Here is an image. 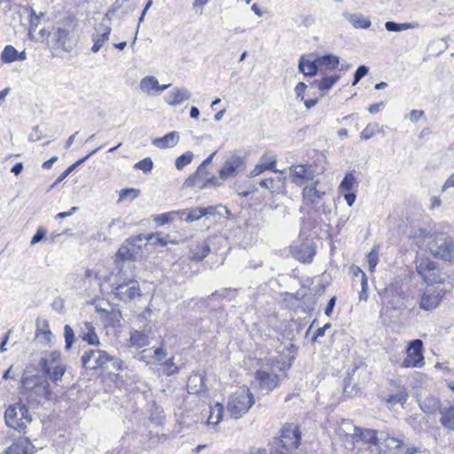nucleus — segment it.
Listing matches in <instances>:
<instances>
[{"label":"nucleus","mask_w":454,"mask_h":454,"mask_svg":"<svg viewBox=\"0 0 454 454\" xmlns=\"http://www.w3.org/2000/svg\"><path fill=\"white\" fill-rule=\"evenodd\" d=\"M291 366L290 363L284 360H271L262 364L255 372V382L261 390L270 392L278 387L281 380V374L278 372H285Z\"/></svg>","instance_id":"nucleus-1"},{"label":"nucleus","mask_w":454,"mask_h":454,"mask_svg":"<svg viewBox=\"0 0 454 454\" xmlns=\"http://www.w3.org/2000/svg\"><path fill=\"white\" fill-rule=\"evenodd\" d=\"M302 198L306 205L325 217L329 218L333 213V200L327 197L325 190L320 184L319 180L308 184L302 190Z\"/></svg>","instance_id":"nucleus-2"},{"label":"nucleus","mask_w":454,"mask_h":454,"mask_svg":"<svg viewBox=\"0 0 454 454\" xmlns=\"http://www.w3.org/2000/svg\"><path fill=\"white\" fill-rule=\"evenodd\" d=\"M38 366L42 373L56 384L61 380L67 371L61 353L57 350L45 352L39 360Z\"/></svg>","instance_id":"nucleus-3"},{"label":"nucleus","mask_w":454,"mask_h":454,"mask_svg":"<svg viewBox=\"0 0 454 454\" xmlns=\"http://www.w3.org/2000/svg\"><path fill=\"white\" fill-rule=\"evenodd\" d=\"M301 443V433L294 424L283 426L280 436L274 438L270 446L277 454H289L295 450Z\"/></svg>","instance_id":"nucleus-4"},{"label":"nucleus","mask_w":454,"mask_h":454,"mask_svg":"<svg viewBox=\"0 0 454 454\" xmlns=\"http://www.w3.org/2000/svg\"><path fill=\"white\" fill-rule=\"evenodd\" d=\"M254 403L253 394L242 387L230 395L227 411L231 418L238 419L249 411Z\"/></svg>","instance_id":"nucleus-5"},{"label":"nucleus","mask_w":454,"mask_h":454,"mask_svg":"<svg viewBox=\"0 0 454 454\" xmlns=\"http://www.w3.org/2000/svg\"><path fill=\"white\" fill-rule=\"evenodd\" d=\"M77 27V20L71 15H67L59 20L52 34L53 47L69 51L67 43L73 37V33Z\"/></svg>","instance_id":"nucleus-6"},{"label":"nucleus","mask_w":454,"mask_h":454,"mask_svg":"<svg viewBox=\"0 0 454 454\" xmlns=\"http://www.w3.org/2000/svg\"><path fill=\"white\" fill-rule=\"evenodd\" d=\"M4 420L7 427L17 431H23L32 422L28 408L23 403L10 405L4 412Z\"/></svg>","instance_id":"nucleus-7"},{"label":"nucleus","mask_w":454,"mask_h":454,"mask_svg":"<svg viewBox=\"0 0 454 454\" xmlns=\"http://www.w3.org/2000/svg\"><path fill=\"white\" fill-rule=\"evenodd\" d=\"M428 249L432 255L444 261H451L454 258V243L446 233H436L428 243Z\"/></svg>","instance_id":"nucleus-8"},{"label":"nucleus","mask_w":454,"mask_h":454,"mask_svg":"<svg viewBox=\"0 0 454 454\" xmlns=\"http://www.w3.org/2000/svg\"><path fill=\"white\" fill-rule=\"evenodd\" d=\"M246 166V157L240 153L234 151L231 153L230 156H228L226 160L223 162L221 169L219 170V176L223 181H225L230 177H235L245 170Z\"/></svg>","instance_id":"nucleus-9"},{"label":"nucleus","mask_w":454,"mask_h":454,"mask_svg":"<svg viewBox=\"0 0 454 454\" xmlns=\"http://www.w3.org/2000/svg\"><path fill=\"white\" fill-rule=\"evenodd\" d=\"M425 365L423 341L419 339L409 342L406 357L400 363L401 368H422Z\"/></svg>","instance_id":"nucleus-10"},{"label":"nucleus","mask_w":454,"mask_h":454,"mask_svg":"<svg viewBox=\"0 0 454 454\" xmlns=\"http://www.w3.org/2000/svg\"><path fill=\"white\" fill-rule=\"evenodd\" d=\"M417 272L428 284L442 283L437 263L427 258L417 261Z\"/></svg>","instance_id":"nucleus-11"},{"label":"nucleus","mask_w":454,"mask_h":454,"mask_svg":"<svg viewBox=\"0 0 454 454\" xmlns=\"http://www.w3.org/2000/svg\"><path fill=\"white\" fill-rule=\"evenodd\" d=\"M114 293L120 301L125 302L131 301L137 296L141 295L139 284L137 281L131 278L117 283Z\"/></svg>","instance_id":"nucleus-12"},{"label":"nucleus","mask_w":454,"mask_h":454,"mask_svg":"<svg viewBox=\"0 0 454 454\" xmlns=\"http://www.w3.org/2000/svg\"><path fill=\"white\" fill-rule=\"evenodd\" d=\"M444 295L442 289L434 286H427L420 296L419 309L426 311L435 309Z\"/></svg>","instance_id":"nucleus-13"},{"label":"nucleus","mask_w":454,"mask_h":454,"mask_svg":"<svg viewBox=\"0 0 454 454\" xmlns=\"http://www.w3.org/2000/svg\"><path fill=\"white\" fill-rule=\"evenodd\" d=\"M358 428L349 419H342L340 423L336 434L338 437L344 442L346 448L353 449L356 443Z\"/></svg>","instance_id":"nucleus-14"},{"label":"nucleus","mask_w":454,"mask_h":454,"mask_svg":"<svg viewBox=\"0 0 454 454\" xmlns=\"http://www.w3.org/2000/svg\"><path fill=\"white\" fill-rule=\"evenodd\" d=\"M290 176L292 182L296 185L302 186L309 182H314L315 170L311 165L297 164L290 167Z\"/></svg>","instance_id":"nucleus-15"},{"label":"nucleus","mask_w":454,"mask_h":454,"mask_svg":"<svg viewBox=\"0 0 454 454\" xmlns=\"http://www.w3.org/2000/svg\"><path fill=\"white\" fill-rule=\"evenodd\" d=\"M106 20L97 24L95 27V32L92 34L91 38L93 41V45L91 47V51L93 53H97L100 51L103 45L108 41L112 28L109 24H106Z\"/></svg>","instance_id":"nucleus-16"},{"label":"nucleus","mask_w":454,"mask_h":454,"mask_svg":"<svg viewBox=\"0 0 454 454\" xmlns=\"http://www.w3.org/2000/svg\"><path fill=\"white\" fill-rule=\"evenodd\" d=\"M145 235L140 234L135 238L127 239L118 249L116 257L121 261L133 260L138 252L139 247L137 246V241H142Z\"/></svg>","instance_id":"nucleus-17"},{"label":"nucleus","mask_w":454,"mask_h":454,"mask_svg":"<svg viewBox=\"0 0 454 454\" xmlns=\"http://www.w3.org/2000/svg\"><path fill=\"white\" fill-rule=\"evenodd\" d=\"M290 251L294 258L304 263L310 262L316 254L315 247L311 243L293 245Z\"/></svg>","instance_id":"nucleus-18"},{"label":"nucleus","mask_w":454,"mask_h":454,"mask_svg":"<svg viewBox=\"0 0 454 454\" xmlns=\"http://www.w3.org/2000/svg\"><path fill=\"white\" fill-rule=\"evenodd\" d=\"M379 439L380 444L389 450L399 449L403 444V435L390 429L380 430Z\"/></svg>","instance_id":"nucleus-19"},{"label":"nucleus","mask_w":454,"mask_h":454,"mask_svg":"<svg viewBox=\"0 0 454 454\" xmlns=\"http://www.w3.org/2000/svg\"><path fill=\"white\" fill-rule=\"evenodd\" d=\"M36 449L27 438H19L5 451V454H35Z\"/></svg>","instance_id":"nucleus-20"},{"label":"nucleus","mask_w":454,"mask_h":454,"mask_svg":"<svg viewBox=\"0 0 454 454\" xmlns=\"http://www.w3.org/2000/svg\"><path fill=\"white\" fill-rule=\"evenodd\" d=\"M191 92L184 88H175L165 96V101L170 106H177L189 99Z\"/></svg>","instance_id":"nucleus-21"},{"label":"nucleus","mask_w":454,"mask_h":454,"mask_svg":"<svg viewBox=\"0 0 454 454\" xmlns=\"http://www.w3.org/2000/svg\"><path fill=\"white\" fill-rule=\"evenodd\" d=\"M420 409L427 414H434L438 410L441 411L440 399L434 395H428L419 400Z\"/></svg>","instance_id":"nucleus-22"},{"label":"nucleus","mask_w":454,"mask_h":454,"mask_svg":"<svg viewBox=\"0 0 454 454\" xmlns=\"http://www.w3.org/2000/svg\"><path fill=\"white\" fill-rule=\"evenodd\" d=\"M179 141V133L171 131L162 137L153 139V145L160 149L172 148L177 145Z\"/></svg>","instance_id":"nucleus-23"},{"label":"nucleus","mask_w":454,"mask_h":454,"mask_svg":"<svg viewBox=\"0 0 454 454\" xmlns=\"http://www.w3.org/2000/svg\"><path fill=\"white\" fill-rule=\"evenodd\" d=\"M205 389V378L202 374L193 373L189 377L187 381L188 393L200 394L201 392H204Z\"/></svg>","instance_id":"nucleus-24"},{"label":"nucleus","mask_w":454,"mask_h":454,"mask_svg":"<svg viewBox=\"0 0 454 454\" xmlns=\"http://www.w3.org/2000/svg\"><path fill=\"white\" fill-rule=\"evenodd\" d=\"M380 431L373 429H362L358 428L356 442H364L366 443L378 446L380 444Z\"/></svg>","instance_id":"nucleus-25"},{"label":"nucleus","mask_w":454,"mask_h":454,"mask_svg":"<svg viewBox=\"0 0 454 454\" xmlns=\"http://www.w3.org/2000/svg\"><path fill=\"white\" fill-rule=\"evenodd\" d=\"M82 338L90 345H98L99 338L91 323L85 322L81 329Z\"/></svg>","instance_id":"nucleus-26"},{"label":"nucleus","mask_w":454,"mask_h":454,"mask_svg":"<svg viewBox=\"0 0 454 454\" xmlns=\"http://www.w3.org/2000/svg\"><path fill=\"white\" fill-rule=\"evenodd\" d=\"M318 62L317 59L311 61L309 59H305L304 57H301L299 61V70L302 74L308 76H314L317 74L318 70Z\"/></svg>","instance_id":"nucleus-27"},{"label":"nucleus","mask_w":454,"mask_h":454,"mask_svg":"<svg viewBox=\"0 0 454 454\" xmlns=\"http://www.w3.org/2000/svg\"><path fill=\"white\" fill-rule=\"evenodd\" d=\"M343 16L356 28H368L372 24L371 21L364 18L362 14L344 12Z\"/></svg>","instance_id":"nucleus-28"},{"label":"nucleus","mask_w":454,"mask_h":454,"mask_svg":"<svg viewBox=\"0 0 454 454\" xmlns=\"http://www.w3.org/2000/svg\"><path fill=\"white\" fill-rule=\"evenodd\" d=\"M440 412L442 425L450 430H454V403L448 408H442Z\"/></svg>","instance_id":"nucleus-29"},{"label":"nucleus","mask_w":454,"mask_h":454,"mask_svg":"<svg viewBox=\"0 0 454 454\" xmlns=\"http://www.w3.org/2000/svg\"><path fill=\"white\" fill-rule=\"evenodd\" d=\"M215 153H216L214 152L202 161V163L198 167L197 170L184 181L185 186L191 187L196 184L197 177L200 176L201 169H205L212 162V160Z\"/></svg>","instance_id":"nucleus-30"},{"label":"nucleus","mask_w":454,"mask_h":454,"mask_svg":"<svg viewBox=\"0 0 454 454\" xmlns=\"http://www.w3.org/2000/svg\"><path fill=\"white\" fill-rule=\"evenodd\" d=\"M209 252L210 247L206 242L197 244L190 249L192 260L198 262L203 260L209 254Z\"/></svg>","instance_id":"nucleus-31"},{"label":"nucleus","mask_w":454,"mask_h":454,"mask_svg":"<svg viewBox=\"0 0 454 454\" xmlns=\"http://www.w3.org/2000/svg\"><path fill=\"white\" fill-rule=\"evenodd\" d=\"M130 345L137 348H143L149 344L148 336L140 331H133L129 338Z\"/></svg>","instance_id":"nucleus-32"},{"label":"nucleus","mask_w":454,"mask_h":454,"mask_svg":"<svg viewBox=\"0 0 454 454\" xmlns=\"http://www.w3.org/2000/svg\"><path fill=\"white\" fill-rule=\"evenodd\" d=\"M223 413V405L222 403H216L214 406L210 408V413L207 419V423L209 425H217L222 418Z\"/></svg>","instance_id":"nucleus-33"},{"label":"nucleus","mask_w":454,"mask_h":454,"mask_svg":"<svg viewBox=\"0 0 454 454\" xmlns=\"http://www.w3.org/2000/svg\"><path fill=\"white\" fill-rule=\"evenodd\" d=\"M340 79L339 75L325 76L321 80H316L313 82V85L317 86L318 90H329Z\"/></svg>","instance_id":"nucleus-34"},{"label":"nucleus","mask_w":454,"mask_h":454,"mask_svg":"<svg viewBox=\"0 0 454 454\" xmlns=\"http://www.w3.org/2000/svg\"><path fill=\"white\" fill-rule=\"evenodd\" d=\"M185 215L184 220L187 223L198 221L203 217L202 207H194L180 210V217Z\"/></svg>","instance_id":"nucleus-35"},{"label":"nucleus","mask_w":454,"mask_h":454,"mask_svg":"<svg viewBox=\"0 0 454 454\" xmlns=\"http://www.w3.org/2000/svg\"><path fill=\"white\" fill-rule=\"evenodd\" d=\"M408 398V393L406 389L402 387H400L395 394L389 395L387 398V402L391 404H396L399 403L401 405H403Z\"/></svg>","instance_id":"nucleus-36"},{"label":"nucleus","mask_w":454,"mask_h":454,"mask_svg":"<svg viewBox=\"0 0 454 454\" xmlns=\"http://www.w3.org/2000/svg\"><path fill=\"white\" fill-rule=\"evenodd\" d=\"M98 350H88L85 351L84 354L82 356V363L83 367L87 369H97L98 368V364L97 363V356H91L90 353H96Z\"/></svg>","instance_id":"nucleus-37"},{"label":"nucleus","mask_w":454,"mask_h":454,"mask_svg":"<svg viewBox=\"0 0 454 454\" xmlns=\"http://www.w3.org/2000/svg\"><path fill=\"white\" fill-rule=\"evenodd\" d=\"M358 186V183L352 172L345 175L340 184V189L343 192H351L355 187Z\"/></svg>","instance_id":"nucleus-38"},{"label":"nucleus","mask_w":454,"mask_h":454,"mask_svg":"<svg viewBox=\"0 0 454 454\" xmlns=\"http://www.w3.org/2000/svg\"><path fill=\"white\" fill-rule=\"evenodd\" d=\"M223 211H224L228 215H230L227 207L222 204L202 207L203 217L220 215H222Z\"/></svg>","instance_id":"nucleus-39"},{"label":"nucleus","mask_w":454,"mask_h":454,"mask_svg":"<svg viewBox=\"0 0 454 454\" xmlns=\"http://www.w3.org/2000/svg\"><path fill=\"white\" fill-rule=\"evenodd\" d=\"M18 51L12 45H6L1 54V59L4 63H12L17 61Z\"/></svg>","instance_id":"nucleus-40"},{"label":"nucleus","mask_w":454,"mask_h":454,"mask_svg":"<svg viewBox=\"0 0 454 454\" xmlns=\"http://www.w3.org/2000/svg\"><path fill=\"white\" fill-rule=\"evenodd\" d=\"M158 83H159V82L154 76L148 75V76L144 77L140 81V89L143 91L149 93L151 90H156Z\"/></svg>","instance_id":"nucleus-41"},{"label":"nucleus","mask_w":454,"mask_h":454,"mask_svg":"<svg viewBox=\"0 0 454 454\" xmlns=\"http://www.w3.org/2000/svg\"><path fill=\"white\" fill-rule=\"evenodd\" d=\"M317 62L319 66H325L330 69H334L338 67L340 61L337 56L328 54L317 58Z\"/></svg>","instance_id":"nucleus-42"},{"label":"nucleus","mask_w":454,"mask_h":454,"mask_svg":"<svg viewBox=\"0 0 454 454\" xmlns=\"http://www.w3.org/2000/svg\"><path fill=\"white\" fill-rule=\"evenodd\" d=\"M34 391L37 395H39L41 396H43L47 400H51V391L50 390V384L46 380L37 384L34 387Z\"/></svg>","instance_id":"nucleus-43"},{"label":"nucleus","mask_w":454,"mask_h":454,"mask_svg":"<svg viewBox=\"0 0 454 454\" xmlns=\"http://www.w3.org/2000/svg\"><path fill=\"white\" fill-rule=\"evenodd\" d=\"M276 161V156L269 153H264L260 158L259 163L262 164V166L264 167L265 169H270L272 171L277 172V170L274 168Z\"/></svg>","instance_id":"nucleus-44"},{"label":"nucleus","mask_w":454,"mask_h":454,"mask_svg":"<svg viewBox=\"0 0 454 454\" xmlns=\"http://www.w3.org/2000/svg\"><path fill=\"white\" fill-rule=\"evenodd\" d=\"M193 159V153L190 151L184 153L181 156L177 157L175 162V166L177 169H182L192 162Z\"/></svg>","instance_id":"nucleus-45"},{"label":"nucleus","mask_w":454,"mask_h":454,"mask_svg":"<svg viewBox=\"0 0 454 454\" xmlns=\"http://www.w3.org/2000/svg\"><path fill=\"white\" fill-rule=\"evenodd\" d=\"M378 123H369L360 134V137L363 140H367L372 137L377 132H379Z\"/></svg>","instance_id":"nucleus-46"},{"label":"nucleus","mask_w":454,"mask_h":454,"mask_svg":"<svg viewBox=\"0 0 454 454\" xmlns=\"http://www.w3.org/2000/svg\"><path fill=\"white\" fill-rule=\"evenodd\" d=\"M64 336H65V348L66 350H69L75 340L74 332L71 328L70 325H66L64 327Z\"/></svg>","instance_id":"nucleus-47"},{"label":"nucleus","mask_w":454,"mask_h":454,"mask_svg":"<svg viewBox=\"0 0 454 454\" xmlns=\"http://www.w3.org/2000/svg\"><path fill=\"white\" fill-rule=\"evenodd\" d=\"M180 216V210L179 211H171L165 214L158 215L154 220L160 224H165L169 222H172L176 219V216Z\"/></svg>","instance_id":"nucleus-48"},{"label":"nucleus","mask_w":454,"mask_h":454,"mask_svg":"<svg viewBox=\"0 0 454 454\" xmlns=\"http://www.w3.org/2000/svg\"><path fill=\"white\" fill-rule=\"evenodd\" d=\"M153 167V162L151 158H145L144 160L138 161L135 164L134 168L136 169L142 170L145 174H148L152 171Z\"/></svg>","instance_id":"nucleus-49"},{"label":"nucleus","mask_w":454,"mask_h":454,"mask_svg":"<svg viewBox=\"0 0 454 454\" xmlns=\"http://www.w3.org/2000/svg\"><path fill=\"white\" fill-rule=\"evenodd\" d=\"M360 276L361 279V292H360V295H359V298L360 300H364V301H366L367 300V293H366V290H367V286H368V283H367V277L365 275V273L364 271H362L361 270H358V273L356 274V277Z\"/></svg>","instance_id":"nucleus-50"},{"label":"nucleus","mask_w":454,"mask_h":454,"mask_svg":"<svg viewBox=\"0 0 454 454\" xmlns=\"http://www.w3.org/2000/svg\"><path fill=\"white\" fill-rule=\"evenodd\" d=\"M140 193L139 190L134 188H126L120 192L119 200H124L127 198H130L131 200H135Z\"/></svg>","instance_id":"nucleus-51"},{"label":"nucleus","mask_w":454,"mask_h":454,"mask_svg":"<svg viewBox=\"0 0 454 454\" xmlns=\"http://www.w3.org/2000/svg\"><path fill=\"white\" fill-rule=\"evenodd\" d=\"M91 356H97V363L98 364V367H103L107 362H110L112 359V356H110L107 352L103 350H98L96 353H90Z\"/></svg>","instance_id":"nucleus-52"},{"label":"nucleus","mask_w":454,"mask_h":454,"mask_svg":"<svg viewBox=\"0 0 454 454\" xmlns=\"http://www.w3.org/2000/svg\"><path fill=\"white\" fill-rule=\"evenodd\" d=\"M369 72V68L364 66H359L354 74V81L352 85L355 86L362 78H364Z\"/></svg>","instance_id":"nucleus-53"},{"label":"nucleus","mask_w":454,"mask_h":454,"mask_svg":"<svg viewBox=\"0 0 454 454\" xmlns=\"http://www.w3.org/2000/svg\"><path fill=\"white\" fill-rule=\"evenodd\" d=\"M367 261L369 264V269L371 271H373L377 263H378V252L376 247H374L367 255Z\"/></svg>","instance_id":"nucleus-54"},{"label":"nucleus","mask_w":454,"mask_h":454,"mask_svg":"<svg viewBox=\"0 0 454 454\" xmlns=\"http://www.w3.org/2000/svg\"><path fill=\"white\" fill-rule=\"evenodd\" d=\"M46 234H47V231L44 228H43V227L38 228L35 234L32 237L30 245L33 246V245H35L36 243L43 240L46 237Z\"/></svg>","instance_id":"nucleus-55"},{"label":"nucleus","mask_w":454,"mask_h":454,"mask_svg":"<svg viewBox=\"0 0 454 454\" xmlns=\"http://www.w3.org/2000/svg\"><path fill=\"white\" fill-rule=\"evenodd\" d=\"M144 239H146L151 244H160L161 246H165L168 243L167 238H160L158 235L154 234L145 235V238H144Z\"/></svg>","instance_id":"nucleus-56"},{"label":"nucleus","mask_w":454,"mask_h":454,"mask_svg":"<svg viewBox=\"0 0 454 454\" xmlns=\"http://www.w3.org/2000/svg\"><path fill=\"white\" fill-rule=\"evenodd\" d=\"M301 26H303L306 28H309L315 24V18L311 14H301Z\"/></svg>","instance_id":"nucleus-57"},{"label":"nucleus","mask_w":454,"mask_h":454,"mask_svg":"<svg viewBox=\"0 0 454 454\" xmlns=\"http://www.w3.org/2000/svg\"><path fill=\"white\" fill-rule=\"evenodd\" d=\"M260 186L264 189H269L271 192H275L277 189V186L275 184V179L273 178H266L260 182Z\"/></svg>","instance_id":"nucleus-58"},{"label":"nucleus","mask_w":454,"mask_h":454,"mask_svg":"<svg viewBox=\"0 0 454 454\" xmlns=\"http://www.w3.org/2000/svg\"><path fill=\"white\" fill-rule=\"evenodd\" d=\"M43 325H44L46 330H42L41 332H37L36 337L39 338L40 336H42L47 342H49L52 339L53 334L49 330L48 323L46 321L43 322Z\"/></svg>","instance_id":"nucleus-59"},{"label":"nucleus","mask_w":454,"mask_h":454,"mask_svg":"<svg viewBox=\"0 0 454 454\" xmlns=\"http://www.w3.org/2000/svg\"><path fill=\"white\" fill-rule=\"evenodd\" d=\"M220 177L211 176L210 178H207L202 184L201 188H208V187H216L221 185V182L219 181Z\"/></svg>","instance_id":"nucleus-60"},{"label":"nucleus","mask_w":454,"mask_h":454,"mask_svg":"<svg viewBox=\"0 0 454 454\" xmlns=\"http://www.w3.org/2000/svg\"><path fill=\"white\" fill-rule=\"evenodd\" d=\"M74 170V166H69L55 181V183L51 185V187H54L60 182L64 181L68 175H70Z\"/></svg>","instance_id":"nucleus-61"},{"label":"nucleus","mask_w":454,"mask_h":454,"mask_svg":"<svg viewBox=\"0 0 454 454\" xmlns=\"http://www.w3.org/2000/svg\"><path fill=\"white\" fill-rule=\"evenodd\" d=\"M306 88H307V85L304 82H301L297 83V85L295 86V89H294L297 98H301V100L304 99L303 92L305 91Z\"/></svg>","instance_id":"nucleus-62"},{"label":"nucleus","mask_w":454,"mask_h":454,"mask_svg":"<svg viewBox=\"0 0 454 454\" xmlns=\"http://www.w3.org/2000/svg\"><path fill=\"white\" fill-rule=\"evenodd\" d=\"M247 454H277L275 453L272 447H270V451H268L266 449L263 448H253L249 450Z\"/></svg>","instance_id":"nucleus-63"},{"label":"nucleus","mask_w":454,"mask_h":454,"mask_svg":"<svg viewBox=\"0 0 454 454\" xmlns=\"http://www.w3.org/2000/svg\"><path fill=\"white\" fill-rule=\"evenodd\" d=\"M423 116L424 111L422 110H411L410 113V120L414 122L418 121Z\"/></svg>","instance_id":"nucleus-64"}]
</instances>
